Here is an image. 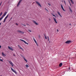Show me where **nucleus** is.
I'll return each mask as SVG.
<instances>
[{"label":"nucleus","mask_w":76,"mask_h":76,"mask_svg":"<svg viewBox=\"0 0 76 76\" xmlns=\"http://www.w3.org/2000/svg\"><path fill=\"white\" fill-rule=\"evenodd\" d=\"M7 13V12H5L4 14V15H3L2 16L1 18H0V19H3V18H4V17L5 16H6V15Z\"/></svg>","instance_id":"obj_1"},{"label":"nucleus","mask_w":76,"mask_h":76,"mask_svg":"<svg viewBox=\"0 0 76 76\" xmlns=\"http://www.w3.org/2000/svg\"><path fill=\"white\" fill-rule=\"evenodd\" d=\"M45 38L46 39H48V41H50V38H49V37L48 36H46V35H44Z\"/></svg>","instance_id":"obj_2"},{"label":"nucleus","mask_w":76,"mask_h":76,"mask_svg":"<svg viewBox=\"0 0 76 76\" xmlns=\"http://www.w3.org/2000/svg\"><path fill=\"white\" fill-rule=\"evenodd\" d=\"M20 41H22V42H24V43H25V44H27V45H28V43L26 42L25 41L22 39H20Z\"/></svg>","instance_id":"obj_3"},{"label":"nucleus","mask_w":76,"mask_h":76,"mask_svg":"<svg viewBox=\"0 0 76 76\" xmlns=\"http://www.w3.org/2000/svg\"><path fill=\"white\" fill-rule=\"evenodd\" d=\"M10 68L12 71L15 73V74H17V72H16V71H15L14 69H13L12 67H11Z\"/></svg>","instance_id":"obj_4"},{"label":"nucleus","mask_w":76,"mask_h":76,"mask_svg":"<svg viewBox=\"0 0 76 76\" xmlns=\"http://www.w3.org/2000/svg\"><path fill=\"white\" fill-rule=\"evenodd\" d=\"M9 63L10 64H11L12 67H13L14 65L13 64V63H12V62L11 61H8Z\"/></svg>","instance_id":"obj_5"},{"label":"nucleus","mask_w":76,"mask_h":76,"mask_svg":"<svg viewBox=\"0 0 76 76\" xmlns=\"http://www.w3.org/2000/svg\"><path fill=\"white\" fill-rule=\"evenodd\" d=\"M35 2L36 3H37V4H38V6H40V7H42V6H41V4H40L38 2V1H36Z\"/></svg>","instance_id":"obj_6"},{"label":"nucleus","mask_w":76,"mask_h":76,"mask_svg":"<svg viewBox=\"0 0 76 76\" xmlns=\"http://www.w3.org/2000/svg\"><path fill=\"white\" fill-rule=\"evenodd\" d=\"M33 39L34 41V42L36 43V44L37 45V46H38V43H37V41H36V40L35 39V38H33Z\"/></svg>","instance_id":"obj_7"},{"label":"nucleus","mask_w":76,"mask_h":76,"mask_svg":"<svg viewBox=\"0 0 76 76\" xmlns=\"http://www.w3.org/2000/svg\"><path fill=\"white\" fill-rule=\"evenodd\" d=\"M72 42V41L71 40H68L65 42L66 44H70Z\"/></svg>","instance_id":"obj_8"},{"label":"nucleus","mask_w":76,"mask_h":76,"mask_svg":"<svg viewBox=\"0 0 76 76\" xmlns=\"http://www.w3.org/2000/svg\"><path fill=\"white\" fill-rule=\"evenodd\" d=\"M18 48H20V49H21V50H22L23 51H24V49L22 48H21V46H20V45H18Z\"/></svg>","instance_id":"obj_9"},{"label":"nucleus","mask_w":76,"mask_h":76,"mask_svg":"<svg viewBox=\"0 0 76 76\" xmlns=\"http://www.w3.org/2000/svg\"><path fill=\"white\" fill-rule=\"evenodd\" d=\"M61 7L63 10V11L65 12V10H64V8H63V5H62V4H61Z\"/></svg>","instance_id":"obj_10"},{"label":"nucleus","mask_w":76,"mask_h":76,"mask_svg":"<svg viewBox=\"0 0 76 76\" xmlns=\"http://www.w3.org/2000/svg\"><path fill=\"white\" fill-rule=\"evenodd\" d=\"M8 48L10 50H11V51H13V49L12 47H10V46H8Z\"/></svg>","instance_id":"obj_11"},{"label":"nucleus","mask_w":76,"mask_h":76,"mask_svg":"<svg viewBox=\"0 0 76 76\" xmlns=\"http://www.w3.org/2000/svg\"><path fill=\"white\" fill-rule=\"evenodd\" d=\"M17 32H19V33H20V34H24V32L23 31H22L20 30H18L17 31Z\"/></svg>","instance_id":"obj_12"},{"label":"nucleus","mask_w":76,"mask_h":76,"mask_svg":"<svg viewBox=\"0 0 76 76\" xmlns=\"http://www.w3.org/2000/svg\"><path fill=\"white\" fill-rule=\"evenodd\" d=\"M33 22L36 25H38V23L37 22H36L35 21H34V20H33Z\"/></svg>","instance_id":"obj_13"},{"label":"nucleus","mask_w":76,"mask_h":76,"mask_svg":"<svg viewBox=\"0 0 76 76\" xmlns=\"http://www.w3.org/2000/svg\"><path fill=\"white\" fill-rule=\"evenodd\" d=\"M57 13L58 15H59L60 16V17H62V16H61V14H60V12H59L57 11Z\"/></svg>","instance_id":"obj_14"},{"label":"nucleus","mask_w":76,"mask_h":76,"mask_svg":"<svg viewBox=\"0 0 76 76\" xmlns=\"http://www.w3.org/2000/svg\"><path fill=\"white\" fill-rule=\"evenodd\" d=\"M1 54L3 57H6V56L5 55V54L4 53L2 52Z\"/></svg>","instance_id":"obj_15"},{"label":"nucleus","mask_w":76,"mask_h":76,"mask_svg":"<svg viewBox=\"0 0 76 76\" xmlns=\"http://www.w3.org/2000/svg\"><path fill=\"white\" fill-rule=\"evenodd\" d=\"M51 14L52 15V16H53L54 17H55V18H57V17H56V15H55L54 14H53V13H51Z\"/></svg>","instance_id":"obj_16"},{"label":"nucleus","mask_w":76,"mask_h":76,"mask_svg":"<svg viewBox=\"0 0 76 76\" xmlns=\"http://www.w3.org/2000/svg\"><path fill=\"white\" fill-rule=\"evenodd\" d=\"M69 7V10L71 11V12H72V9H71V8H70V7Z\"/></svg>","instance_id":"obj_17"},{"label":"nucleus","mask_w":76,"mask_h":76,"mask_svg":"<svg viewBox=\"0 0 76 76\" xmlns=\"http://www.w3.org/2000/svg\"><path fill=\"white\" fill-rule=\"evenodd\" d=\"M20 2H18L17 5V7H19V5H20Z\"/></svg>","instance_id":"obj_18"},{"label":"nucleus","mask_w":76,"mask_h":76,"mask_svg":"<svg viewBox=\"0 0 76 76\" xmlns=\"http://www.w3.org/2000/svg\"><path fill=\"white\" fill-rule=\"evenodd\" d=\"M62 65H63V64H62V63H61L59 64V66L60 67H61V66H62Z\"/></svg>","instance_id":"obj_19"},{"label":"nucleus","mask_w":76,"mask_h":76,"mask_svg":"<svg viewBox=\"0 0 76 76\" xmlns=\"http://www.w3.org/2000/svg\"><path fill=\"white\" fill-rule=\"evenodd\" d=\"M25 66L27 68H28V67H29V66H28V64H26Z\"/></svg>","instance_id":"obj_20"},{"label":"nucleus","mask_w":76,"mask_h":76,"mask_svg":"<svg viewBox=\"0 0 76 76\" xmlns=\"http://www.w3.org/2000/svg\"><path fill=\"white\" fill-rule=\"evenodd\" d=\"M54 20L56 23H57V20H56V19H54Z\"/></svg>","instance_id":"obj_21"},{"label":"nucleus","mask_w":76,"mask_h":76,"mask_svg":"<svg viewBox=\"0 0 76 76\" xmlns=\"http://www.w3.org/2000/svg\"><path fill=\"white\" fill-rule=\"evenodd\" d=\"M23 59H24V60H25V61H26V62H28L27 60H26V59H25V58H24Z\"/></svg>","instance_id":"obj_22"},{"label":"nucleus","mask_w":76,"mask_h":76,"mask_svg":"<svg viewBox=\"0 0 76 76\" xmlns=\"http://www.w3.org/2000/svg\"><path fill=\"white\" fill-rule=\"evenodd\" d=\"M8 16H9V15H8L7 16L5 17V18L4 19H7V17H8Z\"/></svg>","instance_id":"obj_23"},{"label":"nucleus","mask_w":76,"mask_h":76,"mask_svg":"<svg viewBox=\"0 0 76 76\" xmlns=\"http://www.w3.org/2000/svg\"><path fill=\"white\" fill-rule=\"evenodd\" d=\"M28 31L29 32H32V31H31V30L30 29H28Z\"/></svg>","instance_id":"obj_24"},{"label":"nucleus","mask_w":76,"mask_h":76,"mask_svg":"<svg viewBox=\"0 0 76 76\" xmlns=\"http://www.w3.org/2000/svg\"><path fill=\"white\" fill-rule=\"evenodd\" d=\"M21 57H22L23 58V59L24 58H25V57L24 56H23V55H21Z\"/></svg>","instance_id":"obj_25"},{"label":"nucleus","mask_w":76,"mask_h":76,"mask_svg":"<svg viewBox=\"0 0 76 76\" xmlns=\"http://www.w3.org/2000/svg\"><path fill=\"white\" fill-rule=\"evenodd\" d=\"M45 10H46V11H47V12H48V10H47V8H45Z\"/></svg>","instance_id":"obj_26"},{"label":"nucleus","mask_w":76,"mask_h":76,"mask_svg":"<svg viewBox=\"0 0 76 76\" xmlns=\"http://www.w3.org/2000/svg\"><path fill=\"white\" fill-rule=\"evenodd\" d=\"M71 3H72V4H74V2H73V1L72 0H70Z\"/></svg>","instance_id":"obj_27"},{"label":"nucleus","mask_w":76,"mask_h":76,"mask_svg":"<svg viewBox=\"0 0 76 76\" xmlns=\"http://www.w3.org/2000/svg\"><path fill=\"white\" fill-rule=\"evenodd\" d=\"M2 14H3V12H1L0 14V17L1 15H2Z\"/></svg>","instance_id":"obj_28"},{"label":"nucleus","mask_w":76,"mask_h":76,"mask_svg":"<svg viewBox=\"0 0 76 76\" xmlns=\"http://www.w3.org/2000/svg\"><path fill=\"white\" fill-rule=\"evenodd\" d=\"M21 25H23V26H26V25L22 24H21Z\"/></svg>","instance_id":"obj_29"},{"label":"nucleus","mask_w":76,"mask_h":76,"mask_svg":"<svg viewBox=\"0 0 76 76\" xmlns=\"http://www.w3.org/2000/svg\"><path fill=\"white\" fill-rule=\"evenodd\" d=\"M1 58L0 57V61H3V59H1Z\"/></svg>","instance_id":"obj_30"},{"label":"nucleus","mask_w":76,"mask_h":76,"mask_svg":"<svg viewBox=\"0 0 76 76\" xmlns=\"http://www.w3.org/2000/svg\"><path fill=\"white\" fill-rule=\"evenodd\" d=\"M48 5H49V6H51V4H50L49 3H48Z\"/></svg>","instance_id":"obj_31"},{"label":"nucleus","mask_w":76,"mask_h":76,"mask_svg":"<svg viewBox=\"0 0 76 76\" xmlns=\"http://www.w3.org/2000/svg\"><path fill=\"white\" fill-rule=\"evenodd\" d=\"M22 1V0H20V1H19V2L20 3V2Z\"/></svg>","instance_id":"obj_32"},{"label":"nucleus","mask_w":76,"mask_h":76,"mask_svg":"<svg viewBox=\"0 0 76 76\" xmlns=\"http://www.w3.org/2000/svg\"><path fill=\"white\" fill-rule=\"evenodd\" d=\"M38 37L39 38H41V37L40 36V35H39Z\"/></svg>","instance_id":"obj_33"},{"label":"nucleus","mask_w":76,"mask_h":76,"mask_svg":"<svg viewBox=\"0 0 76 76\" xmlns=\"http://www.w3.org/2000/svg\"><path fill=\"white\" fill-rule=\"evenodd\" d=\"M57 32H59V31H58V29H57Z\"/></svg>","instance_id":"obj_34"},{"label":"nucleus","mask_w":76,"mask_h":76,"mask_svg":"<svg viewBox=\"0 0 76 76\" xmlns=\"http://www.w3.org/2000/svg\"><path fill=\"white\" fill-rule=\"evenodd\" d=\"M6 21V19H4V23Z\"/></svg>","instance_id":"obj_35"},{"label":"nucleus","mask_w":76,"mask_h":76,"mask_svg":"<svg viewBox=\"0 0 76 76\" xmlns=\"http://www.w3.org/2000/svg\"><path fill=\"white\" fill-rule=\"evenodd\" d=\"M15 24L16 25H17V26H18V23H16Z\"/></svg>","instance_id":"obj_36"},{"label":"nucleus","mask_w":76,"mask_h":76,"mask_svg":"<svg viewBox=\"0 0 76 76\" xmlns=\"http://www.w3.org/2000/svg\"><path fill=\"white\" fill-rule=\"evenodd\" d=\"M64 3L65 5H66V2H65V1H64Z\"/></svg>","instance_id":"obj_37"},{"label":"nucleus","mask_w":76,"mask_h":76,"mask_svg":"<svg viewBox=\"0 0 76 76\" xmlns=\"http://www.w3.org/2000/svg\"><path fill=\"white\" fill-rule=\"evenodd\" d=\"M69 70H70V67H69Z\"/></svg>","instance_id":"obj_38"},{"label":"nucleus","mask_w":76,"mask_h":76,"mask_svg":"<svg viewBox=\"0 0 76 76\" xmlns=\"http://www.w3.org/2000/svg\"><path fill=\"white\" fill-rule=\"evenodd\" d=\"M1 48V46L0 45V48Z\"/></svg>","instance_id":"obj_39"},{"label":"nucleus","mask_w":76,"mask_h":76,"mask_svg":"<svg viewBox=\"0 0 76 76\" xmlns=\"http://www.w3.org/2000/svg\"><path fill=\"white\" fill-rule=\"evenodd\" d=\"M69 4H70V6H72V5L70 3Z\"/></svg>","instance_id":"obj_40"},{"label":"nucleus","mask_w":76,"mask_h":76,"mask_svg":"<svg viewBox=\"0 0 76 76\" xmlns=\"http://www.w3.org/2000/svg\"><path fill=\"white\" fill-rule=\"evenodd\" d=\"M69 4L70 3V1H69Z\"/></svg>","instance_id":"obj_41"},{"label":"nucleus","mask_w":76,"mask_h":76,"mask_svg":"<svg viewBox=\"0 0 76 76\" xmlns=\"http://www.w3.org/2000/svg\"><path fill=\"white\" fill-rule=\"evenodd\" d=\"M1 3L0 4V6H1Z\"/></svg>","instance_id":"obj_42"},{"label":"nucleus","mask_w":76,"mask_h":76,"mask_svg":"<svg viewBox=\"0 0 76 76\" xmlns=\"http://www.w3.org/2000/svg\"><path fill=\"white\" fill-rule=\"evenodd\" d=\"M1 23H0V25H1Z\"/></svg>","instance_id":"obj_43"},{"label":"nucleus","mask_w":76,"mask_h":76,"mask_svg":"<svg viewBox=\"0 0 76 76\" xmlns=\"http://www.w3.org/2000/svg\"><path fill=\"white\" fill-rule=\"evenodd\" d=\"M1 23H0V25H1Z\"/></svg>","instance_id":"obj_44"},{"label":"nucleus","mask_w":76,"mask_h":76,"mask_svg":"<svg viewBox=\"0 0 76 76\" xmlns=\"http://www.w3.org/2000/svg\"><path fill=\"white\" fill-rule=\"evenodd\" d=\"M69 25H71V24H69Z\"/></svg>","instance_id":"obj_45"},{"label":"nucleus","mask_w":76,"mask_h":76,"mask_svg":"<svg viewBox=\"0 0 76 76\" xmlns=\"http://www.w3.org/2000/svg\"><path fill=\"white\" fill-rule=\"evenodd\" d=\"M54 19H56V18H54Z\"/></svg>","instance_id":"obj_46"},{"label":"nucleus","mask_w":76,"mask_h":76,"mask_svg":"<svg viewBox=\"0 0 76 76\" xmlns=\"http://www.w3.org/2000/svg\"><path fill=\"white\" fill-rule=\"evenodd\" d=\"M14 56H15V54H14Z\"/></svg>","instance_id":"obj_47"},{"label":"nucleus","mask_w":76,"mask_h":76,"mask_svg":"<svg viewBox=\"0 0 76 76\" xmlns=\"http://www.w3.org/2000/svg\"><path fill=\"white\" fill-rule=\"evenodd\" d=\"M0 76H2V75H0Z\"/></svg>","instance_id":"obj_48"},{"label":"nucleus","mask_w":76,"mask_h":76,"mask_svg":"<svg viewBox=\"0 0 76 76\" xmlns=\"http://www.w3.org/2000/svg\"><path fill=\"white\" fill-rule=\"evenodd\" d=\"M1 20V19H0V21Z\"/></svg>","instance_id":"obj_49"},{"label":"nucleus","mask_w":76,"mask_h":76,"mask_svg":"<svg viewBox=\"0 0 76 76\" xmlns=\"http://www.w3.org/2000/svg\"><path fill=\"white\" fill-rule=\"evenodd\" d=\"M49 42H50V41H49Z\"/></svg>","instance_id":"obj_50"}]
</instances>
